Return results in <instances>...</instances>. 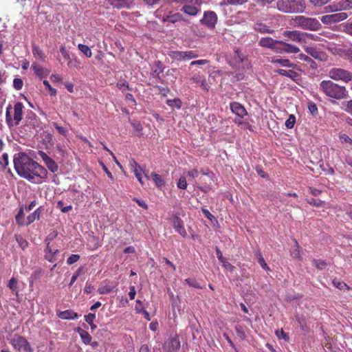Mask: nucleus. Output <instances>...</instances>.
Masks as SVG:
<instances>
[{"mask_svg": "<svg viewBox=\"0 0 352 352\" xmlns=\"http://www.w3.org/2000/svg\"><path fill=\"white\" fill-rule=\"evenodd\" d=\"M14 167L16 173L21 177L34 182L35 177L45 179L47 170L36 162L34 161L25 153L19 152L14 155Z\"/></svg>", "mask_w": 352, "mask_h": 352, "instance_id": "obj_1", "label": "nucleus"}, {"mask_svg": "<svg viewBox=\"0 0 352 352\" xmlns=\"http://www.w3.org/2000/svg\"><path fill=\"white\" fill-rule=\"evenodd\" d=\"M318 88L327 97L332 99L342 100L349 96L348 91L344 86L339 85L330 80H322Z\"/></svg>", "mask_w": 352, "mask_h": 352, "instance_id": "obj_2", "label": "nucleus"}, {"mask_svg": "<svg viewBox=\"0 0 352 352\" xmlns=\"http://www.w3.org/2000/svg\"><path fill=\"white\" fill-rule=\"evenodd\" d=\"M276 8L284 13H302L306 5L305 0H278Z\"/></svg>", "mask_w": 352, "mask_h": 352, "instance_id": "obj_3", "label": "nucleus"}, {"mask_svg": "<svg viewBox=\"0 0 352 352\" xmlns=\"http://www.w3.org/2000/svg\"><path fill=\"white\" fill-rule=\"evenodd\" d=\"M12 107L9 104L6 108V122L9 128H12L14 126H18L23 117V104L17 102L14 104V114L13 118L11 116L10 110Z\"/></svg>", "mask_w": 352, "mask_h": 352, "instance_id": "obj_4", "label": "nucleus"}, {"mask_svg": "<svg viewBox=\"0 0 352 352\" xmlns=\"http://www.w3.org/2000/svg\"><path fill=\"white\" fill-rule=\"evenodd\" d=\"M295 26L309 31H318L322 28L320 22L316 18L303 15L296 16L294 18Z\"/></svg>", "mask_w": 352, "mask_h": 352, "instance_id": "obj_5", "label": "nucleus"}, {"mask_svg": "<svg viewBox=\"0 0 352 352\" xmlns=\"http://www.w3.org/2000/svg\"><path fill=\"white\" fill-rule=\"evenodd\" d=\"M12 346L17 351L25 352H34L30 343L25 337L15 335L10 341Z\"/></svg>", "mask_w": 352, "mask_h": 352, "instance_id": "obj_6", "label": "nucleus"}, {"mask_svg": "<svg viewBox=\"0 0 352 352\" xmlns=\"http://www.w3.org/2000/svg\"><path fill=\"white\" fill-rule=\"evenodd\" d=\"M329 76L335 80H342L346 82L352 80V73L342 68H332L329 72Z\"/></svg>", "mask_w": 352, "mask_h": 352, "instance_id": "obj_7", "label": "nucleus"}, {"mask_svg": "<svg viewBox=\"0 0 352 352\" xmlns=\"http://www.w3.org/2000/svg\"><path fill=\"white\" fill-rule=\"evenodd\" d=\"M217 15L214 11L208 10L204 12L200 23L208 29H213L217 23Z\"/></svg>", "mask_w": 352, "mask_h": 352, "instance_id": "obj_8", "label": "nucleus"}, {"mask_svg": "<svg viewBox=\"0 0 352 352\" xmlns=\"http://www.w3.org/2000/svg\"><path fill=\"white\" fill-rule=\"evenodd\" d=\"M347 18L345 12H339L332 14L324 15L320 18V21L325 25H331L344 21Z\"/></svg>", "mask_w": 352, "mask_h": 352, "instance_id": "obj_9", "label": "nucleus"}, {"mask_svg": "<svg viewBox=\"0 0 352 352\" xmlns=\"http://www.w3.org/2000/svg\"><path fill=\"white\" fill-rule=\"evenodd\" d=\"M169 56L175 60H190L192 58H195L198 57V54L195 53L192 51H186V52H182V51H171L169 53Z\"/></svg>", "mask_w": 352, "mask_h": 352, "instance_id": "obj_10", "label": "nucleus"}, {"mask_svg": "<svg viewBox=\"0 0 352 352\" xmlns=\"http://www.w3.org/2000/svg\"><path fill=\"white\" fill-rule=\"evenodd\" d=\"M41 120L32 111H28L25 118V126L30 129H36L40 127Z\"/></svg>", "mask_w": 352, "mask_h": 352, "instance_id": "obj_11", "label": "nucleus"}, {"mask_svg": "<svg viewBox=\"0 0 352 352\" xmlns=\"http://www.w3.org/2000/svg\"><path fill=\"white\" fill-rule=\"evenodd\" d=\"M170 222L176 232L183 237L187 236V232L184 226V221L177 215H173L170 217Z\"/></svg>", "mask_w": 352, "mask_h": 352, "instance_id": "obj_12", "label": "nucleus"}, {"mask_svg": "<svg viewBox=\"0 0 352 352\" xmlns=\"http://www.w3.org/2000/svg\"><path fill=\"white\" fill-rule=\"evenodd\" d=\"M305 52L320 61H326L327 60V56L325 52L311 46H307L305 48Z\"/></svg>", "mask_w": 352, "mask_h": 352, "instance_id": "obj_13", "label": "nucleus"}, {"mask_svg": "<svg viewBox=\"0 0 352 352\" xmlns=\"http://www.w3.org/2000/svg\"><path fill=\"white\" fill-rule=\"evenodd\" d=\"M285 38H287V41H291L297 43H302L304 41V33L298 31H285L283 34Z\"/></svg>", "mask_w": 352, "mask_h": 352, "instance_id": "obj_14", "label": "nucleus"}, {"mask_svg": "<svg viewBox=\"0 0 352 352\" xmlns=\"http://www.w3.org/2000/svg\"><path fill=\"white\" fill-rule=\"evenodd\" d=\"M230 107L232 112L240 118H243L248 114L244 106L239 102H232L230 104Z\"/></svg>", "mask_w": 352, "mask_h": 352, "instance_id": "obj_15", "label": "nucleus"}, {"mask_svg": "<svg viewBox=\"0 0 352 352\" xmlns=\"http://www.w3.org/2000/svg\"><path fill=\"white\" fill-rule=\"evenodd\" d=\"M110 5L116 8H129L133 4V0H106Z\"/></svg>", "mask_w": 352, "mask_h": 352, "instance_id": "obj_16", "label": "nucleus"}, {"mask_svg": "<svg viewBox=\"0 0 352 352\" xmlns=\"http://www.w3.org/2000/svg\"><path fill=\"white\" fill-rule=\"evenodd\" d=\"M277 43H279V40H275L271 37H263L258 41L259 46L270 50H273Z\"/></svg>", "mask_w": 352, "mask_h": 352, "instance_id": "obj_17", "label": "nucleus"}, {"mask_svg": "<svg viewBox=\"0 0 352 352\" xmlns=\"http://www.w3.org/2000/svg\"><path fill=\"white\" fill-rule=\"evenodd\" d=\"M57 316L58 318L63 320H76L80 316V315L72 309H67L63 311H59L57 314Z\"/></svg>", "mask_w": 352, "mask_h": 352, "instance_id": "obj_18", "label": "nucleus"}, {"mask_svg": "<svg viewBox=\"0 0 352 352\" xmlns=\"http://www.w3.org/2000/svg\"><path fill=\"white\" fill-rule=\"evenodd\" d=\"M254 30L261 34H272L274 32L273 29L262 22L255 23L254 25Z\"/></svg>", "mask_w": 352, "mask_h": 352, "instance_id": "obj_19", "label": "nucleus"}, {"mask_svg": "<svg viewBox=\"0 0 352 352\" xmlns=\"http://www.w3.org/2000/svg\"><path fill=\"white\" fill-rule=\"evenodd\" d=\"M163 22H170L172 23H176L177 21H183L184 22H188V21L185 20L182 15L179 13H175L173 14H167L164 15L162 18Z\"/></svg>", "mask_w": 352, "mask_h": 352, "instance_id": "obj_20", "label": "nucleus"}, {"mask_svg": "<svg viewBox=\"0 0 352 352\" xmlns=\"http://www.w3.org/2000/svg\"><path fill=\"white\" fill-rule=\"evenodd\" d=\"M181 346L180 341L177 335L170 338L168 342V351L169 352H175L179 349Z\"/></svg>", "mask_w": 352, "mask_h": 352, "instance_id": "obj_21", "label": "nucleus"}, {"mask_svg": "<svg viewBox=\"0 0 352 352\" xmlns=\"http://www.w3.org/2000/svg\"><path fill=\"white\" fill-rule=\"evenodd\" d=\"M277 74L281 76H287L294 81H297L299 79V74L294 70H285L283 69H278L276 71Z\"/></svg>", "mask_w": 352, "mask_h": 352, "instance_id": "obj_22", "label": "nucleus"}, {"mask_svg": "<svg viewBox=\"0 0 352 352\" xmlns=\"http://www.w3.org/2000/svg\"><path fill=\"white\" fill-rule=\"evenodd\" d=\"M31 67L34 70V74L38 77L44 78L48 74V72L46 69L36 63H33Z\"/></svg>", "mask_w": 352, "mask_h": 352, "instance_id": "obj_23", "label": "nucleus"}, {"mask_svg": "<svg viewBox=\"0 0 352 352\" xmlns=\"http://www.w3.org/2000/svg\"><path fill=\"white\" fill-rule=\"evenodd\" d=\"M279 43L283 45L285 53L297 54L300 52L299 47H298L297 46H295L294 45H292L290 43H287L285 41L279 40Z\"/></svg>", "mask_w": 352, "mask_h": 352, "instance_id": "obj_24", "label": "nucleus"}, {"mask_svg": "<svg viewBox=\"0 0 352 352\" xmlns=\"http://www.w3.org/2000/svg\"><path fill=\"white\" fill-rule=\"evenodd\" d=\"M273 64H279L282 67H293L294 64L292 63L289 59L287 58H278L276 57H272L270 61Z\"/></svg>", "mask_w": 352, "mask_h": 352, "instance_id": "obj_25", "label": "nucleus"}, {"mask_svg": "<svg viewBox=\"0 0 352 352\" xmlns=\"http://www.w3.org/2000/svg\"><path fill=\"white\" fill-rule=\"evenodd\" d=\"M296 324L300 327L302 331H308V327L307 325L306 319L304 316L302 315H296Z\"/></svg>", "mask_w": 352, "mask_h": 352, "instance_id": "obj_26", "label": "nucleus"}, {"mask_svg": "<svg viewBox=\"0 0 352 352\" xmlns=\"http://www.w3.org/2000/svg\"><path fill=\"white\" fill-rule=\"evenodd\" d=\"M76 331L78 333L84 344H90L91 341V336L89 334V333L87 331L81 329L80 327H78L76 329Z\"/></svg>", "mask_w": 352, "mask_h": 352, "instance_id": "obj_27", "label": "nucleus"}, {"mask_svg": "<svg viewBox=\"0 0 352 352\" xmlns=\"http://www.w3.org/2000/svg\"><path fill=\"white\" fill-rule=\"evenodd\" d=\"M151 177H152L153 182H155L157 188H162L163 187L165 186V182L160 175L157 174L155 172H152L151 173Z\"/></svg>", "mask_w": 352, "mask_h": 352, "instance_id": "obj_28", "label": "nucleus"}, {"mask_svg": "<svg viewBox=\"0 0 352 352\" xmlns=\"http://www.w3.org/2000/svg\"><path fill=\"white\" fill-rule=\"evenodd\" d=\"M88 245L92 250H95L101 245V243L98 237L91 236L88 239Z\"/></svg>", "mask_w": 352, "mask_h": 352, "instance_id": "obj_29", "label": "nucleus"}, {"mask_svg": "<svg viewBox=\"0 0 352 352\" xmlns=\"http://www.w3.org/2000/svg\"><path fill=\"white\" fill-rule=\"evenodd\" d=\"M41 213V208H38L36 210H35L32 214L28 215L27 217L28 222L26 223V225L28 226L33 223L36 219H39Z\"/></svg>", "mask_w": 352, "mask_h": 352, "instance_id": "obj_30", "label": "nucleus"}, {"mask_svg": "<svg viewBox=\"0 0 352 352\" xmlns=\"http://www.w3.org/2000/svg\"><path fill=\"white\" fill-rule=\"evenodd\" d=\"M14 238L19 244V247L23 250H25L28 246V241L23 238V236L19 234H15Z\"/></svg>", "mask_w": 352, "mask_h": 352, "instance_id": "obj_31", "label": "nucleus"}, {"mask_svg": "<svg viewBox=\"0 0 352 352\" xmlns=\"http://www.w3.org/2000/svg\"><path fill=\"white\" fill-rule=\"evenodd\" d=\"M181 10L190 16H195L199 12V10L196 7L188 5L184 6Z\"/></svg>", "mask_w": 352, "mask_h": 352, "instance_id": "obj_32", "label": "nucleus"}, {"mask_svg": "<svg viewBox=\"0 0 352 352\" xmlns=\"http://www.w3.org/2000/svg\"><path fill=\"white\" fill-rule=\"evenodd\" d=\"M300 58L307 63V65L309 66L311 69H316L317 68L316 63L307 55L301 54H300Z\"/></svg>", "mask_w": 352, "mask_h": 352, "instance_id": "obj_33", "label": "nucleus"}, {"mask_svg": "<svg viewBox=\"0 0 352 352\" xmlns=\"http://www.w3.org/2000/svg\"><path fill=\"white\" fill-rule=\"evenodd\" d=\"M332 284L333 285L334 287H336V288L341 291H348L350 289V287L345 283L340 281L338 279L333 280Z\"/></svg>", "mask_w": 352, "mask_h": 352, "instance_id": "obj_34", "label": "nucleus"}, {"mask_svg": "<svg viewBox=\"0 0 352 352\" xmlns=\"http://www.w3.org/2000/svg\"><path fill=\"white\" fill-rule=\"evenodd\" d=\"M15 220H16V223L20 226H23L25 225V221H24V212H23V208H21L16 215L15 216Z\"/></svg>", "mask_w": 352, "mask_h": 352, "instance_id": "obj_35", "label": "nucleus"}, {"mask_svg": "<svg viewBox=\"0 0 352 352\" xmlns=\"http://www.w3.org/2000/svg\"><path fill=\"white\" fill-rule=\"evenodd\" d=\"M166 104L170 107H175L177 109H181L182 107V100L179 98H175V99H168L166 100Z\"/></svg>", "mask_w": 352, "mask_h": 352, "instance_id": "obj_36", "label": "nucleus"}, {"mask_svg": "<svg viewBox=\"0 0 352 352\" xmlns=\"http://www.w3.org/2000/svg\"><path fill=\"white\" fill-rule=\"evenodd\" d=\"M255 256L258 259V261L261 266V267L265 270H270V268L268 267L267 263H265V261L264 258L263 257V255L260 251H256L255 252Z\"/></svg>", "mask_w": 352, "mask_h": 352, "instance_id": "obj_37", "label": "nucleus"}, {"mask_svg": "<svg viewBox=\"0 0 352 352\" xmlns=\"http://www.w3.org/2000/svg\"><path fill=\"white\" fill-rule=\"evenodd\" d=\"M32 54L34 56L38 58L41 59L42 60H44L45 58V56L43 53V52L39 48V47L34 45L32 46Z\"/></svg>", "mask_w": 352, "mask_h": 352, "instance_id": "obj_38", "label": "nucleus"}, {"mask_svg": "<svg viewBox=\"0 0 352 352\" xmlns=\"http://www.w3.org/2000/svg\"><path fill=\"white\" fill-rule=\"evenodd\" d=\"M78 50L85 54L87 58H90L92 56L91 49L86 45L79 44L78 45Z\"/></svg>", "mask_w": 352, "mask_h": 352, "instance_id": "obj_39", "label": "nucleus"}, {"mask_svg": "<svg viewBox=\"0 0 352 352\" xmlns=\"http://www.w3.org/2000/svg\"><path fill=\"white\" fill-rule=\"evenodd\" d=\"M248 0H226L221 2V5L241 6L247 3Z\"/></svg>", "mask_w": 352, "mask_h": 352, "instance_id": "obj_40", "label": "nucleus"}, {"mask_svg": "<svg viewBox=\"0 0 352 352\" xmlns=\"http://www.w3.org/2000/svg\"><path fill=\"white\" fill-rule=\"evenodd\" d=\"M47 168L52 172V173H56L58 171V164L56 163V162L52 160V158L46 162L45 163Z\"/></svg>", "mask_w": 352, "mask_h": 352, "instance_id": "obj_41", "label": "nucleus"}, {"mask_svg": "<svg viewBox=\"0 0 352 352\" xmlns=\"http://www.w3.org/2000/svg\"><path fill=\"white\" fill-rule=\"evenodd\" d=\"M235 331L237 336L242 340H244L246 338L245 333L244 329L242 326L239 324H236L235 326Z\"/></svg>", "mask_w": 352, "mask_h": 352, "instance_id": "obj_42", "label": "nucleus"}, {"mask_svg": "<svg viewBox=\"0 0 352 352\" xmlns=\"http://www.w3.org/2000/svg\"><path fill=\"white\" fill-rule=\"evenodd\" d=\"M185 282L190 287H195L197 289H202L203 288V287L200 285V283H198L195 279L188 278L185 280Z\"/></svg>", "mask_w": 352, "mask_h": 352, "instance_id": "obj_43", "label": "nucleus"}, {"mask_svg": "<svg viewBox=\"0 0 352 352\" xmlns=\"http://www.w3.org/2000/svg\"><path fill=\"white\" fill-rule=\"evenodd\" d=\"M296 123V117L291 114L285 121V125L287 129H292Z\"/></svg>", "mask_w": 352, "mask_h": 352, "instance_id": "obj_44", "label": "nucleus"}, {"mask_svg": "<svg viewBox=\"0 0 352 352\" xmlns=\"http://www.w3.org/2000/svg\"><path fill=\"white\" fill-rule=\"evenodd\" d=\"M60 51L63 55V56L67 60H68V65H70L72 64V60L70 58V55L69 54V52L66 50L65 47V46H61L60 47Z\"/></svg>", "mask_w": 352, "mask_h": 352, "instance_id": "obj_45", "label": "nucleus"}, {"mask_svg": "<svg viewBox=\"0 0 352 352\" xmlns=\"http://www.w3.org/2000/svg\"><path fill=\"white\" fill-rule=\"evenodd\" d=\"M135 166H136V168L134 169L133 173H134L136 178L138 179V182L140 184H143L142 174H141L142 169L138 164H135Z\"/></svg>", "mask_w": 352, "mask_h": 352, "instance_id": "obj_46", "label": "nucleus"}, {"mask_svg": "<svg viewBox=\"0 0 352 352\" xmlns=\"http://www.w3.org/2000/svg\"><path fill=\"white\" fill-rule=\"evenodd\" d=\"M53 125L55 127V129L57 130V131L64 135V136H66V135L68 133V129L66 127H64V126H60L58 123L56 122H54L53 123Z\"/></svg>", "mask_w": 352, "mask_h": 352, "instance_id": "obj_47", "label": "nucleus"}, {"mask_svg": "<svg viewBox=\"0 0 352 352\" xmlns=\"http://www.w3.org/2000/svg\"><path fill=\"white\" fill-rule=\"evenodd\" d=\"M177 186L180 189H182V190L186 189L187 182H186V177H183V176L180 177L177 182Z\"/></svg>", "mask_w": 352, "mask_h": 352, "instance_id": "obj_48", "label": "nucleus"}, {"mask_svg": "<svg viewBox=\"0 0 352 352\" xmlns=\"http://www.w3.org/2000/svg\"><path fill=\"white\" fill-rule=\"evenodd\" d=\"M313 264L314 265L317 267L318 269L319 270H322L324 269L326 265H327V263L324 261L323 260H314L313 261Z\"/></svg>", "mask_w": 352, "mask_h": 352, "instance_id": "obj_49", "label": "nucleus"}, {"mask_svg": "<svg viewBox=\"0 0 352 352\" xmlns=\"http://www.w3.org/2000/svg\"><path fill=\"white\" fill-rule=\"evenodd\" d=\"M276 335L279 339H283L285 341L289 340V337L283 329L276 331Z\"/></svg>", "mask_w": 352, "mask_h": 352, "instance_id": "obj_50", "label": "nucleus"}, {"mask_svg": "<svg viewBox=\"0 0 352 352\" xmlns=\"http://www.w3.org/2000/svg\"><path fill=\"white\" fill-rule=\"evenodd\" d=\"M308 109L312 116H316L318 111L316 104L313 102H309Z\"/></svg>", "mask_w": 352, "mask_h": 352, "instance_id": "obj_51", "label": "nucleus"}, {"mask_svg": "<svg viewBox=\"0 0 352 352\" xmlns=\"http://www.w3.org/2000/svg\"><path fill=\"white\" fill-rule=\"evenodd\" d=\"M23 80L21 78H14L13 80V87L16 90H21L23 87Z\"/></svg>", "mask_w": 352, "mask_h": 352, "instance_id": "obj_52", "label": "nucleus"}, {"mask_svg": "<svg viewBox=\"0 0 352 352\" xmlns=\"http://www.w3.org/2000/svg\"><path fill=\"white\" fill-rule=\"evenodd\" d=\"M117 87H118L119 89H120L122 91H124L125 89H127L128 90H131L129 85L126 80L119 81L117 83Z\"/></svg>", "mask_w": 352, "mask_h": 352, "instance_id": "obj_53", "label": "nucleus"}, {"mask_svg": "<svg viewBox=\"0 0 352 352\" xmlns=\"http://www.w3.org/2000/svg\"><path fill=\"white\" fill-rule=\"evenodd\" d=\"M80 259V256L78 254H72L67 259V263L68 265H72L77 262Z\"/></svg>", "mask_w": 352, "mask_h": 352, "instance_id": "obj_54", "label": "nucleus"}, {"mask_svg": "<svg viewBox=\"0 0 352 352\" xmlns=\"http://www.w3.org/2000/svg\"><path fill=\"white\" fill-rule=\"evenodd\" d=\"M0 164L3 166V169H5L8 165V155L6 153H3L2 155V161H0Z\"/></svg>", "mask_w": 352, "mask_h": 352, "instance_id": "obj_55", "label": "nucleus"}, {"mask_svg": "<svg viewBox=\"0 0 352 352\" xmlns=\"http://www.w3.org/2000/svg\"><path fill=\"white\" fill-rule=\"evenodd\" d=\"M95 318L96 314L93 313H89V314L85 316V320L89 324H92V322Z\"/></svg>", "mask_w": 352, "mask_h": 352, "instance_id": "obj_56", "label": "nucleus"}, {"mask_svg": "<svg viewBox=\"0 0 352 352\" xmlns=\"http://www.w3.org/2000/svg\"><path fill=\"white\" fill-rule=\"evenodd\" d=\"M307 201L310 205L314 206H317V207L321 206L322 204V201L321 200L314 199V198L308 199Z\"/></svg>", "mask_w": 352, "mask_h": 352, "instance_id": "obj_57", "label": "nucleus"}, {"mask_svg": "<svg viewBox=\"0 0 352 352\" xmlns=\"http://www.w3.org/2000/svg\"><path fill=\"white\" fill-rule=\"evenodd\" d=\"M340 140L342 143H349L350 144H352V139L350 138L346 134H342L340 135Z\"/></svg>", "mask_w": 352, "mask_h": 352, "instance_id": "obj_58", "label": "nucleus"}, {"mask_svg": "<svg viewBox=\"0 0 352 352\" xmlns=\"http://www.w3.org/2000/svg\"><path fill=\"white\" fill-rule=\"evenodd\" d=\"M17 283V280L15 278L12 277L10 280H9V283H8V287L12 290V291H16V283Z\"/></svg>", "mask_w": 352, "mask_h": 352, "instance_id": "obj_59", "label": "nucleus"}, {"mask_svg": "<svg viewBox=\"0 0 352 352\" xmlns=\"http://www.w3.org/2000/svg\"><path fill=\"white\" fill-rule=\"evenodd\" d=\"M276 53L283 54L285 53V50L283 44L277 43L274 45L273 50Z\"/></svg>", "mask_w": 352, "mask_h": 352, "instance_id": "obj_60", "label": "nucleus"}, {"mask_svg": "<svg viewBox=\"0 0 352 352\" xmlns=\"http://www.w3.org/2000/svg\"><path fill=\"white\" fill-rule=\"evenodd\" d=\"M155 70H157L158 72L163 73L165 69L164 65L160 60H157L155 62Z\"/></svg>", "mask_w": 352, "mask_h": 352, "instance_id": "obj_61", "label": "nucleus"}, {"mask_svg": "<svg viewBox=\"0 0 352 352\" xmlns=\"http://www.w3.org/2000/svg\"><path fill=\"white\" fill-rule=\"evenodd\" d=\"M58 235V233L56 231H53L52 232H50L46 237V239H45V243H48L50 241H52V240H54Z\"/></svg>", "mask_w": 352, "mask_h": 352, "instance_id": "obj_62", "label": "nucleus"}, {"mask_svg": "<svg viewBox=\"0 0 352 352\" xmlns=\"http://www.w3.org/2000/svg\"><path fill=\"white\" fill-rule=\"evenodd\" d=\"M344 32L347 34L352 36V23H346L344 25Z\"/></svg>", "mask_w": 352, "mask_h": 352, "instance_id": "obj_63", "label": "nucleus"}, {"mask_svg": "<svg viewBox=\"0 0 352 352\" xmlns=\"http://www.w3.org/2000/svg\"><path fill=\"white\" fill-rule=\"evenodd\" d=\"M344 110L352 115V100H349L345 103Z\"/></svg>", "mask_w": 352, "mask_h": 352, "instance_id": "obj_64", "label": "nucleus"}]
</instances>
